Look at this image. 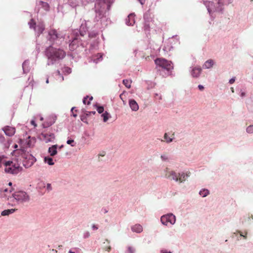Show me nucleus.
Here are the masks:
<instances>
[{
    "instance_id": "obj_26",
    "label": "nucleus",
    "mask_w": 253,
    "mask_h": 253,
    "mask_svg": "<svg viewBox=\"0 0 253 253\" xmlns=\"http://www.w3.org/2000/svg\"><path fill=\"white\" fill-rule=\"evenodd\" d=\"M123 84L126 86L127 88H130L131 87V81L129 80H124L123 81Z\"/></svg>"
},
{
    "instance_id": "obj_6",
    "label": "nucleus",
    "mask_w": 253,
    "mask_h": 253,
    "mask_svg": "<svg viewBox=\"0 0 253 253\" xmlns=\"http://www.w3.org/2000/svg\"><path fill=\"white\" fill-rule=\"evenodd\" d=\"M155 63L158 66H159L167 71H169L173 69L172 62L163 58H157L155 60Z\"/></svg>"
},
{
    "instance_id": "obj_18",
    "label": "nucleus",
    "mask_w": 253,
    "mask_h": 253,
    "mask_svg": "<svg viewBox=\"0 0 253 253\" xmlns=\"http://www.w3.org/2000/svg\"><path fill=\"white\" fill-rule=\"evenodd\" d=\"M131 230L136 233H140L143 230L142 226L140 224H135L131 227Z\"/></svg>"
},
{
    "instance_id": "obj_53",
    "label": "nucleus",
    "mask_w": 253,
    "mask_h": 253,
    "mask_svg": "<svg viewBox=\"0 0 253 253\" xmlns=\"http://www.w3.org/2000/svg\"><path fill=\"white\" fill-rule=\"evenodd\" d=\"M69 253H75L71 251H69Z\"/></svg>"
},
{
    "instance_id": "obj_31",
    "label": "nucleus",
    "mask_w": 253,
    "mask_h": 253,
    "mask_svg": "<svg viewBox=\"0 0 253 253\" xmlns=\"http://www.w3.org/2000/svg\"><path fill=\"white\" fill-rule=\"evenodd\" d=\"M29 25L30 26V27L31 28H34V29H36V22L33 19H31L30 21L29 22Z\"/></svg>"
},
{
    "instance_id": "obj_57",
    "label": "nucleus",
    "mask_w": 253,
    "mask_h": 253,
    "mask_svg": "<svg viewBox=\"0 0 253 253\" xmlns=\"http://www.w3.org/2000/svg\"><path fill=\"white\" fill-rule=\"evenodd\" d=\"M105 154H101V155H100L101 156H104Z\"/></svg>"
},
{
    "instance_id": "obj_21",
    "label": "nucleus",
    "mask_w": 253,
    "mask_h": 253,
    "mask_svg": "<svg viewBox=\"0 0 253 253\" xmlns=\"http://www.w3.org/2000/svg\"><path fill=\"white\" fill-rule=\"evenodd\" d=\"M174 133H172L171 135V137H168V133H165V134H164V139H165V141L167 142V143H170L172 141L173 139H174Z\"/></svg>"
},
{
    "instance_id": "obj_24",
    "label": "nucleus",
    "mask_w": 253,
    "mask_h": 253,
    "mask_svg": "<svg viewBox=\"0 0 253 253\" xmlns=\"http://www.w3.org/2000/svg\"><path fill=\"white\" fill-rule=\"evenodd\" d=\"M39 4L46 11H48L49 8V4L47 2H45L42 1L39 2Z\"/></svg>"
},
{
    "instance_id": "obj_52",
    "label": "nucleus",
    "mask_w": 253,
    "mask_h": 253,
    "mask_svg": "<svg viewBox=\"0 0 253 253\" xmlns=\"http://www.w3.org/2000/svg\"><path fill=\"white\" fill-rule=\"evenodd\" d=\"M49 83L48 79H47L46 81V83L48 84Z\"/></svg>"
},
{
    "instance_id": "obj_37",
    "label": "nucleus",
    "mask_w": 253,
    "mask_h": 253,
    "mask_svg": "<svg viewBox=\"0 0 253 253\" xmlns=\"http://www.w3.org/2000/svg\"><path fill=\"white\" fill-rule=\"evenodd\" d=\"M226 2L224 1V0H218V4L219 5V7L221 5H223L224 3H225Z\"/></svg>"
},
{
    "instance_id": "obj_54",
    "label": "nucleus",
    "mask_w": 253,
    "mask_h": 253,
    "mask_svg": "<svg viewBox=\"0 0 253 253\" xmlns=\"http://www.w3.org/2000/svg\"><path fill=\"white\" fill-rule=\"evenodd\" d=\"M240 235H241V236H243L245 238H246V237L244 236V235H243L242 234H241Z\"/></svg>"
},
{
    "instance_id": "obj_47",
    "label": "nucleus",
    "mask_w": 253,
    "mask_h": 253,
    "mask_svg": "<svg viewBox=\"0 0 253 253\" xmlns=\"http://www.w3.org/2000/svg\"><path fill=\"white\" fill-rule=\"evenodd\" d=\"M141 4H143L145 1V0H138Z\"/></svg>"
},
{
    "instance_id": "obj_40",
    "label": "nucleus",
    "mask_w": 253,
    "mask_h": 253,
    "mask_svg": "<svg viewBox=\"0 0 253 253\" xmlns=\"http://www.w3.org/2000/svg\"><path fill=\"white\" fill-rule=\"evenodd\" d=\"M235 78H232L231 79H230L229 80V83L230 84H233L235 82Z\"/></svg>"
},
{
    "instance_id": "obj_19",
    "label": "nucleus",
    "mask_w": 253,
    "mask_h": 253,
    "mask_svg": "<svg viewBox=\"0 0 253 253\" xmlns=\"http://www.w3.org/2000/svg\"><path fill=\"white\" fill-rule=\"evenodd\" d=\"M56 149V145H53L52 147L49 148L48 152L50 153V156H54L57 154V152Z\"/></svg>"
},
{
    "instance_id": "obj_9",
    "label": "nucleus",
    "mask_w": 253,
    "mask_h": 253,
    "mask_svg": "<svg viewBox=\"0 0 253 253\" xmlns=\"http://www.w3.org/2000/svg\"><path fill=\"white\" fill-rule=\"evenodd\" d=\"M40 138L46 143H47L52 141L54 139L55 136L52 133L43 131L40 134Z\"/></svg>"
},
{
    "instance_id": "obj_48",
    "label": "nucleus",
    "mask_w": 253,
    "mask_h": 253,
    "mask_svg": "<svg viewBox=\"0 0 253 253\" xmlns=\"http://www.w3.org/2000/svg\"><path fill=\"white\" fill-rule=\"evenodd\" d=\"M161 253H171L170 252H167V251H165V250L162 251Z\"/></svg>"
},
{
    "instance_id": "obj_15",
    "label": "nucleus",
    "mask_w": 253,
    "mask_h": 253,
    "mask_svg": "<svg viewBox=\"0 0 253 253\" xmlns=\"http://www.w3.org/2000/svg\"><path fill=\"white\" fill-rule=\"evenodd\" d=\"M190 172L186 174L184 173H178V175H177V181H179L180 182L184 181L186 178L190 176Z\"/></svg>"
},
{
    "instance_id": "obj_8",
    "label": "nucleus",
    "mask_w": 253,
    "mask_h": 253,
    "mask_svg": "<svg viewBox=\"0 0 253 253\" xmlns=\"http://www.w3.org/2000/svg\"><path fill=\"white\" fill-rule=\"evenodd\" d=\"M161 221L164 225H168L169 223L172 225L175 222V217L172 213L168 214L163 215L161 218Z\"/></svg>"
},
{
    "instance_id": "obj_45",
    "label": "nucleus",
    "mask_w": 253,
    "mask_h": 253,
    "mask_svg": "<svg viewBox=\"0 0 253 253\" xmlns=\"http://www.w3.org/2000/svg\"><path fill=\"white\" fill-rule=\"evenodd\" d=\"M198 88L200 90H202L204 89V86L202 85H199Z\"/></svg>"
},
{
    "instance_id": "obj_10",
    "label": "nucleus",
    "mask_w": 253,
    "mask_h": 253,
    "mask_svg": "<svg viewBox=\"0 0 253 253\" xmlns=\"http://www.w3.org/2000/svg\"><path fill=\"white\" fill-rule=\"evenodd\" d=\"M165 176L166 178L177 181V174L175 171L170 170L167 168L165 170Z\"/></svg>"
},
{
    "instance_id": "obj_29",
    "label": "nucleus",
    "mask_w": 253,
    "mask_h": 253,
    "mask_svg": "<svg viewBox=\"0 0 253 253\" xmlns=\"http://www.w3.org/2000/svg\"><path fill=\"white\" fill-rule=\"evenodd\" d=\"M44 161L47 163L49 165H53L54 163L53 162V159L49 157H45Z\"/></svg>"
},
{
    "instance_id": "obj_1",
    "label": "nucleus",
    "mask_w": 253,
    "mask_h": 253,
    "mask_svg": "<svg viewBox=\"0 0 253 253\" xmlns=\"http://www.w3.org/2000/svg\"><path fill=\"white\" fill-rule=\"evenodd\" d=\"M112 2L111 0H96L95 4L96 16L99 19L105 17L107 11L110 8Z\"/></svg>"
},
{
    "instance_id": "obj_32",
    "label": "nucleus",
    "mask_w": 253,
    "mask_h": 253,
    "mask_svg": "<svg viewBox=\"0 0 253 253\" xmlns=\"http://www.w3.org/2000/svg\"><path fill=\"white\" fill-rule=\"evenodd\" d=\"M135 249L132 247H128L126 253H134Z\"/></svg>"
},
{
    "instance_id": "obj_11",
    "label": "nucleus",
    "mask_w": 253,
    "mask_h": 253,
    "mask_svg": "<svg viewBox=\"0 0 253 253\" xmlns=\"http://www.w3.org/2000/svg\"><path fill=\"white\" fill-rule=\"evenodd\" d=\"M5 134L8 136H12L15 133V128L9 126H5L2 128Z\"/></svg>"
},
{
    "instance_id": "obj_33",
    "label": "nucleus",
    "mask_w": 253,
    "mask_h": 253,
    "mask_svg": "<svg viewBox=\"0 0 253 253\" xmlns=\"http://www.w3.org/2000/svg\"><path fill=\"white\" fill-rule=\"evenodd\" d=\"M247 132L249 133H253V125H251V126H249L247 128Z\"/></svg>"
},
{
    "instance_id": "obj_4",
    "label": "nucleus",
    "mask_w": 253,
    "mask_h": 253,
    "mask_svg": "<svg viewBox=\"0 0 253 253\" xmlns=\"http://www.w3.org/2000/svg\"><path fill=\"white\" fill-rule=\"evenodd\" d=\"M3 164L5 167L4 170L6 173L17 174L22 169V168L18 164L12 161H6Z\"/></svg>"
},
{
    "instance_id": "obj_27",
    "label": "nucleus",
    "mask_w": 253,
    "mask_h": 253,
    "mask_svg": "<svg viewBox=\"0 0 253 253\" xmlns=\"http://www.w3.org/2000/svg\"><path fill=\"white\" fill-rule=\"evenodd\" d=\"M92 99H93V97L92 96L89 97V96H87L86 97H85L84 98L83 103L84 104L89 105L90 101H91Z\"/></svg>"
},
{
    "instance_id": "obj_50",
    "label": "nucleus",
    "mask_w": 253,
    "mask_h": 253,
    "mask_svg": "<svg viewBox=\"0 0 253 253\" xmlns=\"http://www.w3.org/2000/svg\"><path fill=\"white\" fill-rule=\"evenodd\" d=\"M18 147V146L17 144H15L14 146V148H17Z\"/></svg>"
},
{
    "instance_id": "obj_58",
    "label": "nucleus",
    "mask_w": 253,
    "mask_h": 253,
    "mask_svg": "<svg viewBox=\"0 0 253 253\" xmlns=\"http://www.w3.org/2000/svg\"><path fill=\"white\" fill-rule=\"evenodd\" d=\"M73 116H74V117H76V116H77V115L74 114V115H73Z\"/></svg>"
},
{
    "instance_id": "obj_41",
    "label": "nucleus",
    "mask_w": 253,
    "mask_h": 253,
    "mask_svg": "<svg viewBox=\"0 0 253 253\" xmlns=\"http://www.w3.org/2000/svg\"><path fill=\"white\" fill-rule=\"evenodd\" d=\"M92 228L94 230H96L97 229H98V227L96 225L93 224L92 226Z\"/></svg>"
},
{
    "instance_id": "obj_51",
    "label": "nucleus",
    "mask_w": 253,
    "mask_h": 253,
    "mask_svg": "<svg viewBox=\"0 0 253 253\" xmlns=\"http://www.w3.org/2000/svg\"><path fill=\"white\" fill-rule=\"evenodd\" d=\"M231 90H232V92H234V88H233V87H231Z\"/></svg>"
},
{
    "instance_id": "obj_5",
    "label": "nucleus",
    "mask_w": 253,
    "mask_h": 253,
    "mask_svg": "<svg viewBox=\"0 0 253 253\" xmlns=\"http://www.w3.org/2000/svg\"><path fill=\"white\" fill-rule=\"evenodd\" d=\"M12 197L17 203L22 204L28 202L30 200L29 195L24 191H19L14 192Z\"/></svg>"
},
{
    "instance_id": "obj_42",
    "label": "nucleus",
    "mask_w": 253,
    "mask_h": 253,
    "mask_svg": "<svg viewBox=\"0 0 253 253\" xmlns=\"http://www.w3.org/2000/svg\"><path fill=\"white\" fill-rule=\"evenodd\" d=\"M94 0H83V2H93Z\"/></svg>"
},
{
    "instance_id": "obj_23",
    "label": "nucleus",
    "mask_w": 253,
    "mask_h": 253,
    "mask_svg": "<svg viewBox=\"0 0 253 253\" xmlns=\"http://www.w3.org/2000/svg\"><path fill=\"white\" fill-rule=\"evenodd\" d=\"M55 122V119L54 117L52 118H49V121L45 123H44L43 125L44 127L49 126H51L53 124H54Z\"/></svg>"
},
{
    "instance_id": "obj_16",
    "label": "nucleus",
    "mask_w": 253,
    "mask_h": 253,
    "mask_svg": "<svg viewBox=\"0 0 253 253\" xmlns=\"http://www.w3.org/2000/svg\"><path fill=\"white\" fill-rule=\"evenodd\" d=\"M202 69L200 67H195L192 71L191 74L193 77H198L201 74Z\"/></svg>"
},
{
    "instance_id": "obj_56",
    "label": "nucleus",
    "mask_w": 253,
    "mask_h": 253,
    "mask_svg": "<svg viewBox=\"0 0 253 253\" xmlns=\"http://www.w3.org/2000/svg\"><path fill=\"white\" fill-rule=\"evenodd\" d=\"M245 95L244 93H242V96H243Z\"/></svg>"
},
{
    "instance_id": "obj_49",
    "label": "nucleus",
    "mask_w": 253,
    "mask_h": 253,
    "mask_svg": "<svg viewBox=\"0 0 253 253\" xmlns=\"http://www.w3.org/2000/svg\"><path fill=\"white\" fill-rule=\"evenodd\" d=\"M123 93H122V94H120V97L121 98V99L122 100H123Z\"/></svg>"
},
{
    "instance_id": "obj_13",
    "label": "nucleus",
    "mask_w": 253,
    "mask_h": 253,
    "mask_svg": "<svg viewBox=\"0 0 253 253\" xmlns=\"http://www.w3.org/2000/svg\"><path fill=\"white\" fill-rule=\"evenodd\" d=\"M129 105L132 111H136L139 109L137 102L134 99L129 100Z\"/></svg>"
},
{
    "instance_id": "obj_17",
    "label": "nucleus",
    "mask_w": 253,
    "mask_h": 253,
    "mask_svg": "<svg viewBox=\"0 0 253 253\" xmlns=\"http://www.w3.org/2000/svg\"><path fill=\"white\" fill-rule=\"evenodd\" d=\"M36 29L38 35L39 36L41 34H42L43 31L44 30L45 27L43 23H40L39 24L37 27H36Z\"/></svg>"
},
{
    "instance_id": "obj_12",
    "label": "nucleus",
    "mask_w": 253,
    "mask_h": 253,
    "mask_svg": "<svg viewBox=\"0 0 253 253\" xmlns=\"http://www.w3.org/2000/svg\"><path fill=\"white\" fill-rule=\"evenodd\" d=\"M80 41L78 38L76 37L69 44V49L71 51H73L77 48L79 44Z\"/></svg>"
},
{
    "instance_id": "obj_46",
    "label": "nucleus",
    "mask_w": 253,
    "mask_h": 253,
    "mask_svg": "<svg viewBox=\"0 0 253 253\" xmlns=\"http://www.w3.org/2000/svg\"><path fill=\"white\" fill-rule=\"evenodd\" d=\"M89 236V232H86V233L85 234V235H84V237H85V238H87V237H88Z\"/></svg>"
},
{
    "instance_id": "obj_36",
    "label": "nucleus",
    "mask_w": 253,
    "mask_h": 253,
    "mask_svg": "<svg viewBox=\"0 0 253 253\" xmlns=\"http://www.w3.org/2000/svg\"><path fill=\"white\" fill-rule=\"evenodd\" d=\"M74 140H72V139L68 140L67 141V143L68 144L71 145L72 146H74V145L73 144V143H74Z\"/></svg>"
},
{
    "instance_id": "obj_20",
    "label": "nucleus",
    "mask_w": 253,
    "mask_h": 253,
    "mask_svg": "<svg viewBox=\"0 0 253 253\" xmlns=\"http://www.w3.org/2000/svg\"><path fill=\"white\" fill-rule=\"evenodd\" d=\"M213 65V61L211 59L207 60L203 65V68L205 69H209Z\"/></svg>"
},
{
    "instance_id": "obj_55",
    "label": "nucleus",
    "mask_w": 253,
    "mask_h": 253,
    "mask_svg": "<svg viewBox=\"0 0 253 253\" xmlns=\"http://www.w3.org/2000/svg\"><path fill=\"white\" fill-rule=\"evenodd\" d=\"M8 184H9V185H12V183L11 182H9Z\"/></svg>"
},
{
    "instance_id": "obj_44",
    "label": "nucleus",
    "mask_w": 253,
    "mask_h": 253,
    "mask_svg": "<svg viewBox=\"0 0 253 253\" xmlns=\"http://www.w3.org/2000/svg\"><path fill=\"white\" fill-rule=\"evenodd\" d=\"M47 189L49 190H51V186L50 184H47Z\"/></svg>"
},
{
    "instance_id": "obj_28",
    "label": "nucleus",
    "mask_w": 253,
    "mask_h": 253,
    "mask_svg": "<svg viewBox=\"0 0 253 253\" xmlns=\"http://www.w3.org/2000/svg\"><path fill=\"white\" fill-rule=\"evenodd\" d=\"M199 194L203 197H205L209 194V191L207 189H203L200 191Z\"/></svg>"
},
{
    "instance_id": "obj_38",
    "label": "nucleus",
    "mask_w": 253,
    "mask_h": 253,
    "mask_svg": "<svg viewBox=\"0 0 253 253\" xmlns=\"http://www.w3.org/2000/svg\"><path fill=\"white\" fill-rule=\"evenodd\" d=\"M161 158L163 160L166 161L168 159V157L167 155L164 154V155H163L161 156Z\"/></svg>"
},
{
    "instance_id": "obj_34",
    "label": "nucleus",
    "mask_w": 253,
    "mask_h": 253,
    "mask_svg": "<svg viewBox=\"0 0 253 253\" xmlns=\"http://www.w3.org/2000/svg\"><path fill=\"white\" fill-rule=\"evenodd\" d=\"M97 110L99 114H101L104 111V108L103 106L97 107Z\"/></svg>"
},
{
    "instance_id": "obj_7",
    "label": "nucleus",
    "mask_w": 253,
    "mask_h": 253,
    "mask_svg": "<svg viewBox=\"0 0 253 253\" xmlns=\"http://www.w3.org/2000/svg\"><path fill=\"white\" fill-rule=\"evenodd\" d=\"M144 29L145 31H149L153 24V19L149 12L148 11L144 14Z\"/></svg>"
},
{
    "instance_id": "obj_43",
    "label": "nucleus",
    "mask_w": 253,
    "mask_h": 253,
    "mask_svg": "<svg viewBox=\"0 0 253 253\" xmlns=\"http://www.w3.org/2000/svg\"><path fill=\"white\" fill-rule=\"evenodd\" d=\"M31 124L33 125L35 127L37 126V124H36V122L35 121L32 120L31 121Z\"/></svg>"
},
{
    "instance_id": "obj_30",
    "label": "nucleus",
    "mask_w": 253,
    "mask_h": 253,
    "mask_svg": "<svg viewBox=\"0 0 253 253\" xmlns=\"http://www.w3.org/2000/svg\"><path fill=\"white\" fill-rule=\"evenodd\" d=\"M109 113H107V112H105L104 113H103L102 115V117L103 118V121L104 122H106L107 121V120H108L109 119Z\"/></svg>"
},
{
    "instance_id": "obj_14",
    "label": "nucleus",
    "mask_w": 253,
    "mask_h": 253,
    "mask_svg": "<svg viewBox=\"0 0 253 253\" xmlns=\"http://www.w3.org/2000/svg\"><path fill=\"white\" fill-rule=\"evenodd\" d=\"M134 14L133 13L130 14L127 18L126 19V23L127 25H133L135 23Z\"/></svg>"
},
{
    "instance_id": "obj_3",
    "label": "nucleus",
    "mask_w": 253,
    "mask_h": 253,
    "mask_svg": "<svg viewBox=\"0 0 253 253\" xmlns=\"http://www.w3.org/2000/svg\"><path fill=\"white\" fill-rule=\"evenodd\" d=\"M48 41L52 44L60 45L64 40V36L55 29H51L48 32L47 37Z\"/></svg>"
},
{
    "instance_id": "obj_39",
    "label": "nucleus",
    "mask_w": 253,
    "mask_h": 253,
    "mask_svg": "<svg viewBox=\"0 0 253 253\" xmlns=\"http://www.w3.org/2000/svg\"><path fill=\"white\" fill-rule=\"evenodd\" d=\"M111 248L110 246H108L107 247L104 248V249L105 251H107L108 252H110L111 250Z\"/></svg>"
},
{
    "instance_id": "obj_25",
    "label": "nucleus",
    "mask_w": 253,
    "mask_h": 253,
    "mask_svg": "<svg viewBox=\"0 0 253 253\" xmlns=\"http://www.w3.org/2000/svg\"><path fill=\"white\" fill-rule=\"evenodd\" d=\"M35 161V158L32 156H30L29 163L27 164H24V165L26 167H30L34 164Z\"/></svg>"
},
{
    "instance_id": "obj_35",
    "label": "nucleus",
    "mask_w": 253,
    "mask_h": 253,
    "mask_svg": "<svg viewBox=\"0 0 253 253\" xmlns=\"http://www.w3.org/2000/svg\"><path fill=\"white\" fill-rule=\"evenodd\" d=\"M95 113V111H86L85 114L86 116H89L91 114L94 115Z\"/></svg>"
},
{
    "instance_id": "obj_2",
    "label": "nucleus",
    "mask_w": 253,
    "mask_h": 253,
    "mask_svg": "<svg viewBox=\"0 0 253 253\" xmlns=\"http://www.w3.org/2000/svg\"><path fill=\"white\" fill-rule=\"evenodd\" d=\"M46 55L48 59L52 61L60 60L64 58L66 56V52L60 48H55L51 46L48 47L46 50Z\"/></svg>"
},
{
    "instance_id": "obj_22",
    "label": "nucleus",
    "mask_w": 253,
    "mask_h": 253,
    "mask_svg": "<svg viewBox=\"0 0 253 253\" xmlns=\"http://www.w3.org/2000/svg\"><path fill=\"white\" fill-rule=\"evenodd\" d=\"M16 210V209L5 210L1 212V214L2 216L8 215L10 214L13 213Z\"/></svg>"
}]
</instances>
